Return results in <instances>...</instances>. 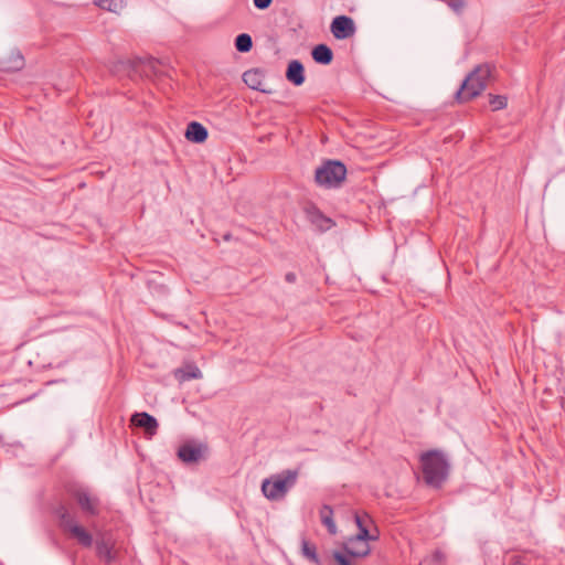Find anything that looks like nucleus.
Returning a JSON list of instances; mask_svg holds the SVG:
<instances>
[{
	"label": "nucleus",
	"instance_id": "1",
	"mask_svg": "<svg viewBox=\"0 0 565 565\" xmlns=\"http://www.w3.org/2000/svg\"><path fill=\"white\" fill-rule=\"evenodd\" d=\"M419 461L424 482L435 489L443 487L449 475V462L445 454L437 449L425 451Z\"/></svg>",
	"mask_w": 565,
	"mask_h": 565
},
{
	"label": "nucleus",
	"instance_id": "2",
	"mask_svg": "<svg viewBox=\"0 0 565 565\" xmlns=\"http://www.w3.org/2000/svg\"><path fill=\"white\" fill-rule=\"evenodd\" d=\"M63 489L67 497L77 504L83 515L86 518H96L100 514V499L93 493L89 487L78 481L67 480L63 483Z\"/></svg>",
	"mask_w": 565,
	"mask_h": 565
},
{
	"label": "nucleus",
	"instance_id": "3",
	"mask_svg": "<svg viewBox=\"0 0 565 565\" xmlns=\"http://www.w3.org/2000/svg\"><path fill=\"white\" fill-rule=\"evenodd\" d=\"M492 70L493 66L488 63L477 65L456 92V100L466 103L479 96L487 88Z\"/></svg>",
	"mask_w": 565,
	"mask_h": 565
},
{
	"label": "nucleus",
	"instance_id": "4",
	"mask_svg": "<svg viewBox=\"0 0 565 565\" xmlns=\"http://www.w3.org/2000/svg\"><path fill=\"white\" fill-rule=\"evenodd\" d=\"M298 475V470L287 469L270 476V478L265 479L262 483L263 494L271 501L282 499L289 489L296 484Z\"/></svg>",
	"mask_w": 565,
	"mask_h": 565
},
{
	"label": "nucleus",
	"instance_id": "5",
	"mask_svg": "<svg viewBox=\"0 0 565 565\" xmlns=\"http://www.w3.org/2000/svg\"><path fill=\"white\" fill-rule=\"evenodd\" d=\"M347 177V167L340 160H326L316 169L315 182L326 189L340 188Z\"/></svg>",
	"mask_w": 565,
	"mask_h": 565
},
{
	"label": "nucleus",
	"instance_id": "6",
	"mask_svg": "<svg viewBox=\"0 0 565 565\" xmlns=\"http://www.w3.org/2000/svg\"><path fill=\"white\" fill-rule=\"evenodd\" d=\"M158 61L152 57L141 58L136 57L128 61H119L115 65L116 72L126 73L131 79L136 78H150L157 75Z\"/></svg>",
	"mask_w": 565,
	"mask_h": 565
},
{
	"label": "nucleus",
	"instance_id": "7",
	"mask_svg": "<svg viewBox=\"0 0 565 565\" xmlns=\"http://www.w3.org/2000/svg\"><path fill=\"white\" fill-rule=\"evenodd\" d=\"M209 455L210 447L206 443L190 439L179 445V460L186 466H198L206 460Z\"/></svg>",
	"mask_w": 565,
	"mask_h": 565
},
{
	"label": "nucleus",
	"instance_id": "8",
	"mask_svg": "<svg viewBox=\"0 0 565 565\" xmlns=\"http://www.w3.org/2000/svg\"><path fill=\"white\" fill-rule=\"evenodd\" d=\"M307 220L320 232H326L333 227L335 223L332 218L326 216L321 210L312 202H307L303 207Z\"/></svg>",
	"mask_w": 565,
	"mask_h": 565
},
{
	"label": "nucleus",
	"instance_id": "9",
	"mask_svg": "<svg viewBox=\"0 0 565 565\" xmlns=\"http://www.w3.org/2000/svg\"><path fill=\"white\" fill-rule=\"evenodd\" d=\"M130 426L141 429L146 437L151 438L157 434L159 425L152 415L146 412H136L130 417Z\"/></svg>",
	"mask_w": 565,
	"mask_h": 565
},
{
	"label": "nucleus",
	"instance_id": "10",
	"mask_svg": "<svg viewBox=\"0 0 565 565\" xmlns=\"http://www.w3.org/2000/svg\"><path fill=\"white\" fill-rule=\"evenodd\" d=\"M331 33L337 40L351 38L355 33V24L348 15L335 17L330 25Z\"/></svg>",
	"mask_w": 565,
	"mask_h": 565
},
{
	"label": "nucleus",
	"instance_id": "11",
	"mask_svg": "<svg viewBox=\"0 0 565 565\" xmlns=\"http://www.w3.org/2000/svg\"><path fill=\"white\" fill-rule=\"evenodd\" d=\"M96 556L105 562L111 564L117 559V552L115 551V542L111 536H102L95 542Z\"/></svg>",
	"mask_w": 565,
	"mask_h": 565
},
{
	"label": "nucleus",
	"instance_id": "12",
	"mask_svg": "<svg viewBox=\"0 0 565 565\" xmlns=\"http://www.w3.org/2000/svg\"><path fill=\"white\" fill-rule=\"evenodd\" d=\"M24 56L19 50H13L8 56L0 57V72H19L24 67Z\"/></svg>",
	"mask_w": 565,
	"mask_h": 565
},
{
	"label": "nucleus",
	"instance_id": "13",
	"mask_svg": "<svg viewBox=\"0 0 565 565\" xmlns=\"http://www.w3.org/2000/svg\"><path fill=\"white\" fill-rule=\"evenodd\" d=\"M265 77V72L260 68H250L243 73V82L249 87L250 89L270 94L271 92L263 87V82Z\"/></svg>",
	"mask_w": 565,
	"mask_h": 565
},
{
	"label": "nucleus",
	"instance_id": "14",
	"mask_svg": "<svg viewBox=\"0 0 565 565\" xmlns=\"http://www.w3.org/2000/svg\"><path fill=\"white\" fill-rule=\"evenodd\" d=\"M63 532L68 533L73 539L77 540L83 547L89 548L94 543L93 535L83 526L74 521Z\"/></svg>",
	"mask_w": 565,
	"mask_h": 565
},
{
	"label": "nucleus",
	"instance_id": "15",
	"mask_svg": "<svg viewBox=\"0 0 565 565\" xmlns=\"http://www.w3.org/2000/svg\"><path fill=\"white\" fill-rule=\"evenodd\" d=\"M342 550L356 559L364 558L371 553L370 544L365 542H361L360 544L355 541L354 536H350L348 541L342 544Z\"/></svg>",
	"mask_w": 565,
	"mask_h": 565
},
{
	"label": "nucleus",
	"instance_id": "16",
	"mask_svg": "<svg viewBox=\"0 0 565 565\" xmlns=\"http://www.w3.org/2000/svg\"><path fill=\"white\" fill-rule=\"evenodd\" d=\"M286 78L295 86H300L305 83V67L299 60H291L288 63Z\"/></svg>",
	"mask_w": 565,
	"mask_h": 565
},
{
	"label": "nucleus",
	"instance_id": "17",
	"mask_svg": "<svg viewBox=\"0 0 565 565\" xmlns=\"http://www.w3.org/2000/svg\"><path fill=\"white\" fill-rule=\"evenodd\" d=\"M184 137L193 143H202L207 139L209 132L201 122L191 121L185 129Z\"/></svg>",
	"mask_w": 565,
	"mask_h": 565
},
{
	"label": "nucleus",
	"instance_id": "18",
	"mask_svg": "<svg viewBox=\"0 0 565 565\" xmlns=\"http://www.w3.org/2000/svg\"><path fill=\"white\" fill-rule=\"evenodd\" d=\"M312 60L322 65H329L333 60V51L327 44H317L311 50Z\"/></svg>",
	"mask_w": 565,
	"mask_h": 565
},
{
	"label": "nucleus",
	"instance_id": "19",
	"mask_svg": "<svg viewBox=\"0 0 565 565\" xmlns=\"http://www.w3.org/2000/svg\"><path fill=\"white\" fill-rule=\"evenodd\" d=\"M53 514L58 519L60 527L64 531L75 520L74 515L71 514L67 507L64 503H58L53 508Z\"/></svg>",
	"mask_w": 565,
	"mask_h": 565
},
{
	"label": "nucleus",
	"instance_id": "20",
	"mask_svg": "<svg viewBox=\"0 0 565 565\" xmlns=\"http://www.w3.org/2000/svg\"><path fill=\"white\" fill-rule=\"evenodd\" d=\"M301 555L315 565H322L316 544L311 543L306 537L301 540Z\"/></svg>",
	"mask_w": 565,
	"mask_h": 565
},
{
	"label": "nucleus",
	"instance_id": "21",
	"mask_svg": "<svg viewBox=\"0 0 565 565\" xmlns=\"http://www.w3.org/2000/svg\"><path fill=\"white\" fill-rule=\"evenodd\" d=\"M319 514H320V521L327 527L328 533L330 535H335L337 534V524L333 520V509L328 504H323L320 509Z\"/></svg>",
	"mask_w": 565,
	"mask_h": 565
},
{
	"label": "nucleus",
	"instance_id": "22",
	"mask_svg": "<svg viewBox=\"0 0 565 565\" xmlns=\"http://www.w3.org/2000/svg\"><path fill=\"white\" fill-rule=\"evenodd\" d=\"M202 372L196 366L194 362L191 361H184L182 366L179 367V380L185 381V380H194V379H201Z\"/></svg>",
	"mask_w": 565,
	"mask_h": 565
},
{
	"label": "nucleus",
	"instance_id": "23",
	"mask_svg": "<svg viewBox=\"0 0 565 565\" xmlns=\"http://www.w3.org/2000/svg\"><path fill=\"white\" fill-rule=\"evenodd\" d=\"M530 557L526 553H507L503 557V565H530Z\"/></svg>",
	"mask_w": 565,
	"mask_h": 565
},
{
	"label": "nucleus",
	"instance_id": "24",
	"mask_svg": "<svg viewBox=\"0 0 565 565\" xmlns=\"http://www.w3.org/2000/svg\"><path fill=\"white\" fill-rule=\"evenodd\" d=\"M234 45L239 53H247L253 47L252 36L247 33H241L235 38Z\"/></svg>",
	"mask_w": 565,
	"mask_h": 565
},
{
	"label": "nucleus",
	"instance_id": "25",
	"mask_svg": "<svg viewBox=\"0 0 565 565\" xmlns=\"http://www.w3.org/2000/svg\"><path fill=\"white\" fill-rule=\"evenodd\" d=\"M332 557L337 565H356L355 557L349 555L345 551H334Z\"/></svg>",
	"mask_w": 565,
	"mask_h": 565
},
{
	"label": "nucleus",
	"instance_id": "26",
	"mask_svg": "<svg viewBox=\"0 0 565 565\" xmlns=\"http://www.w3.org/2000/svg\"><path fill=\"white\" fill-rule=\"evenodd\" d=\"M489 104L492 110H501L507 107L508 98L503 95L489 94Z\"/></svg>",
	"mask_w": 565,
	"mask_h": 565
},
{
	"label": "nucleus",
	"instance_id": "27",
	"mask_svg": "<svg viewBox=\"0 0 565 565\" xmlns=\"http://www.w3.org/2000/svg\"><path fill=\"white\" fill-rule=\"evenodd\" d=\"M353 536L355 537V541H358V543H360V544H361V542L369 543L370 541L377 540V536L372 535L370 533L367 526H361V529H359V532Z\"/></svg>",
	"mask_w": 565,
	"mask_h": 565
},
{
	"label": "nucleus",
	"instance_id": "28",
	"mask_svg": "<svg viewBox=\"0 0 565 565\" xmlns=\"http://www.w3.org/2000/svg\"><path fill=\"white\" fill-rule=\"evenodd\" d=\"M457 15H461L466 8V0H443Z\"/></svg>",
	"mask_w": 565,
	"mask_h": 565
},
{
	"label": "nucleus",
	"instance_id": "29",
	"mask_svg": "<svg viewBox=\"0 0 565 565\" xmlns=\"http://www.w3.org/2000/svg\"><path fill=\"white\" fill-rule=\"evenodd\" d=\"M116 3H117V0H99L97 2V6L104 10L115 11V9L113 8V4H116Z\"/></svg>",
	"mask_w": 565,
	"mask_h": 565
},
{
	"label": "nucleus",
	"instance_id": "30",
	"mask_svg": "<svg viewBox=\"0 0 565 565\" xmlns=\"http://www.w3.org/2000/svg\"><path fill=\"white\" fill-rule=\"evenodd\" d=\"M254 6L259 10H265L270 7L273 0H253Z\"/></svg>",
	"mask_w": 565,
	"mask_h": 565
},
{
	"label": "nucleus",
	"instance_id": "31",
	"mask_svg": "<svg viewBox=\"0 0 565 565\" xmlns=\"http://www.w3.org/2000/svg\"><path fill=\"white\" fill-rule=\"evenodd\" d=\"M365 518H369V515L364 514V516H363V515H360L359 513L354 514V521H355V524L358 526V530L361 529V526H366L365 525Z\"/></svg>",
	"mask_w": 565,
	"mask_h": 565
},
{
	"label": "nucleus",
	"instance_id": "32",
	"mask_svg": "<svg viewBox=\"0 0 565 565\" xmlns=\"http://www.w3.org/2000/svg\"><path fill=\"white\" fill-rule=\"evenodd\" d=\"M285 280L289 284H294L296 281V274L292 271H289L285 275Z\"/></svg>",
	"mask_w": 565,
	"mask_h": 565
}]
</instances>
